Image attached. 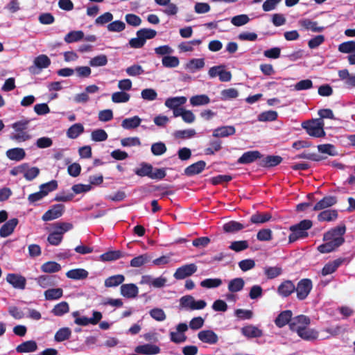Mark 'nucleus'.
<instances>
[{
  "label": "nucleus",
  "instance_id": "f257e3e1",
  "mask_svg": "<svg viewBox=\"0 0 355 355\" xmlns=\"http://www.w3.org/2000/svg\"><path fill=\"white\" fill-rule=\"evenodd\" d=\"M313 226L312 220L309 219H304L300 223L291 225L289 227L291 233L288 236L289 243H293L299 239H303L309 236L308 230Z\"/></svg>",
  "mask_w": 355,
  "mask_h": 355
},
{
  "label": "nucleus",
  "instance_id": "f03ea898",
  "mask_svg": "<svg viewBox=\"0 0 355 355\" xmlns=\"http://www.w3.org/2000/svg\"><path fill=\"white\" fill-rule=\"evenodd\" d=\"M30 119H24L12 123V128L16 132L12 133L10 135V139L17 142H22L29 140L31 138V135L28 134L26 130L28 128V125L30 123Z\"/></svg>",
  "mask_w": 355,
  "mask_h": 355
},
{
  "label": "nucleus",
  "instance_id": "7ed1b4c3",
  "mask_svg": "<svg viewBox=\"0 0 355 355\" xmlns=\"http://www.w3.org/2000/svg\"><path fill=\"white\" fill-rule=\"evenodd\" d=\"M136 35L137 37L130 40L129 44L132 48L140 49L144 46L146 40L154 38L157 32L150 28H141L137 31Z\"/></svg>",
  "mask_w": 355,
  "mask_h": 355
},
{
  "label": "nucleus",
  "instance_id": "20e7f679",
  "mask_svg": "<svg viewBox=\"0 0 355 355\" xmlns=\"http://www.w3.org/2000/svg\"><path fill=\"white\" fill-rule=\"evenodd\" d=\"M324 123L320 119L312 121H306L302 123V126L306 132L313 137H323L326 135L324 130Z\"/></svg>",
  "mask_w": 355,
  "mask_h": 355
},
{
  "label": "nucleus",
  "instance_id": "39448f33",
  "mask_svg": "<svg viewBox=\"0 0 355 355\" xmlns=\"http://www.w3.org/2000/svg\"><path fill=\"white\" fill-rule=\"evenodd\" d=\"M346 232V227L345 225H340L336 226L328 232H325L323 235V241H331L334 243V241L338 240L340 241L338 245H342L345 242V238L343 237Z\"/></svg>",
  "mask_w": 355,
  "mask_h": 355
},
{
  "label": "nucleus",
  "instance_id": "423d86ee",
  "mask_svg": "<svg viewBox=\"0 0 355 355\" xmlns=\"http://www.w3.org/2000/svg\"><path fill=\"white\" fill-rule=\"evenodd\" d=\"M207 305L205 300H200L196 301L191 295H184L180 299V306L190 310L203 309Z\"/></svg>",
  "mask_w": 355,
  "mask_h": 355
},
{
  "label": "nucleus",
  "instance_id": "0eeeda50",
  "mask_svg": "<svg viewBox=\"0 0 355 355\" xmlns=\"http://www.w3.org/2000/svg\"><path fill=\"white\" fill-rule=\"evenodd\" d=\"M51 62L50 58L46 55H40L34 59L33 64L29 67L28 71L32 74H39L42 69L49 67Z\"/></svg>",
  "mask_w": 355,
  "mask_h": 355
},
{
  "label": "nucleus",
  "instance_id": "6e6552de",
  "mask_svg": "<svg viewBox=\"0 0 355 355\" xmlns=\"http://www.w3.org/2000/svg\"><path fill=\"white\" fill-rule=\"evenodd\" d=\"M313 288V284L310 279H301L295 286L297 297L300 300H305L309 295Z\"/></svg>",
  "mask_w": 355,
  "mask_h": 355
},
{
  "label": "nucleus",
  "instance_id": "1a4fd4ad",
  "mask_svg": "<svg viewBox=\"0 0 355 355\" xmlns=\"http://www.w3.org/2000/svg\"><path fill=\"white\" fill-rule=\"evenodd\" d=\"M198 270V267L195 263L185 264L176 269L173 274L175 279L180 280L191 276Z\"/></svg>",
  "mask_w": 355,
  "mask_h": 355
},
{
  "label": "nucleus",
  "instance_id": "9d476101",
  "mask_svg": "<svg viewBox=\"0 0 355 355\" xmlns=\"http://www.w3.org/2000/svg\"><path fill=\"white\" fill-rule=\"evenodd\" d=\"M64 211V205L55 204L51 206L42 216L44 221H50L61 217Z\"/></svg>",
  "mask_w": 355,
  "mask_h": 355
},
{
  "label": "nucleus",
  "instance_id": "9b49d317",
  "mask_svg": "<svg viewBox=\"0 0 355 355\" xmlns=\"http://www.w3.org/2000/svg\"><path fill=\"white\" fill-rule=\"evenodd\" d=\"M311 323L310 318L304 315H300L292 318L291 322L289 323V329L294 332L297 333L298 329L307 327Z\"/></svg>",
  "mask_w": 355,
  "mask_h": 355
},
{
  "label": "nucleus",
  "instance_id": "f8f14e48",
  "mask_svg": "<svg viewBox=\"0 0 355 355\" xmlns=\"http://www.w3.org/2000/svg\"><path fill=\"white\" fill-rule=\"evenodd\" d=\"M6 281L15 288L21 290L25 288L26 284V279L24 277L14 273L8 274L6 276Z\"/></svg>",
  "mask_w": 355,
  "mask_h": 355
},
{
  "label": "nucleus",
  "instance_id": "ddd939ff",
  "mask_svg": "<svg viewBox=\"0 0 355 355\" xmlns=\"http://www.w3.org/2000/svg\"><path fill=\"white\" fill-rule=\"evenodd\" d=\"M60 278L55 275H42L37 279V283L42 288L55 286Z\"/></svg>",
  "mask_w": 355,
  "mask_h": 355
},
{
  "label": "nucleus",
  "instance_id": "4468645a",
  "mask_svg": "<svg viewBox=\"0 0 355 355\" xmlns=\"http://www.w3.org/2000/svg\"><path fill=\"white\" fill-rule=\"evenodd\" d=\"M263 155L258 150H250L244 153L237 160V162L241 164H248L254 162L257 159H261Z\"/></svg>",
  "mask_w": 355,
  "mask_h": 355
},
{
  "label": "nucleus",
  "instance_id": "2eb2a0df",
  "mask_svg": "<svg viewBox=\"0 0 355 355\" xmlns=\"http://www.w3.org/2000/svg\"><path fill=\"white\" fill-rule=\"evenodd\" d=\"M120 291L122 296L132 299L137 296L139 288L135 284H125L121 286Z\"/></svg>",
  "mask_w": 355,
  "mask_h": 355
},
{
  "label": "nucleus",
  "instance_id": "dca6fc26",
  "mask_svg": "<svg viewBox=\"0 0 355 355\" xmlns=\"http://www.w3.org/2000/svg\"><path fill=\"white\" fill-rule=\"evenodd\" d=\"M235 133L236 128L234 125H224L214 129L212 136L215 138H222L234 135Z\"/></svg>",
  "mask_w": 355,
  "mask_h": 355
},
{
  "label": "nucleus",
  "instance_id": "f3484780",
  "mask_svg": "<svg viewBox=\"0 0 355 355\" xmlns=\"http://www.w3.org/2000/svg\"><path fill=\"white\" fill-rule=\"evenodd\" d=\"M283 159L279 155H267L261 158L259 165L263 168H271L279 165Z\"/></svg>",
  "mask_w": 355,
  "mask_h": 355
},
{
  "label": "nucleus",
  "instance_id": "a211bd4d",
  "mask_svg": "<svg viewBox=\"0 0 355 355\" xmlns=\"http://www.w3.org/2000/svg\"><path fill=\"white\" fill-rule=\"evenodd\" d=\"M337 203L336 196H327L318 201L313 207V211H320L330 207Z\"/></svg>",
  "mask_w": 355,
  "mask_h": 355
},
{
  "label": "nucleus",
  "instance_id": "6ab92c4d",
  "mask_svg": "<svg viewBox=\"0 0 355 355\" xmlns=\"http://www.w3.org/2000/svg\"><path fill=\"white\" fill-rule=\"evenodd\" d=\"M200 340L205 343L216 344L218 340L217 334L212 330H202L198 334Z\"/></svg>",
  "mask_w": 355,
  "mask_h": 355
},
{
  "label": "nucleus",
  "instance_id": "aec40b11",
  "mask_svg": "<svg viewBox=\"0 0 355 355\" xmlns=\"http://www.w3.org/2000/svg\"><path fill=\"white\" fill-rule=\"evenodd\" d=\"M18 223L19 220L16 218L6 222L0 228V236L5 238L10 236L14 232Z\"/></svg>",
  "mask_w": 355,
  "mask_h": 355
},
{
  "label": "nucleus",
  "instance_id": "412c9836",
  "mask_svg": "<svg viewBox=\"0 0 355 355\" xmlns=\"http://www.w3.org/2000/svg\"><path fill=\"white\" fill-rule=\"evenodd\" d=\"M292 316L293 313L291 310L282 311L275 318V324L277 327L282 328L286 324H289V323L291 322Z\"/></svg>",
  "mask_w": 355,
  "mask_h": 355
},
{
  "label": "nucleus",
  "instance_id": "4be33fe9",
  "mask_svg": "<svg viewBox=\"0 0 355 355\" xmlns=\"http://www.w3.org/2000/svg\"><path fill=\"white\" fill-rule=\"evenodd\" d=\"M135 351L138 354L145 355H154L160 352V348L155 345L145 344L138 345L136 347Z\"/></svg>",
  "mask_w": 355,
  "mask_h": 355
},
{
  "label": "nucleus",
  "instance_id": "5701e85b",
  "mask_svg": "<svg viewBox=\"0 0 355 355\" xmlns=\"http://www.w3.org/2000/svg\"><path fill=\"white\" fill-rule=\"evenodd\" d=\"M206 162L200 160L187 166L184 169V174L187 176H193L200 173L205 168Z\"/></svg>",
  "mask_w": 355,
  "mask_h": 355
},
{
  "label": "nucleus",
  "instance_id": "b1692460",
  "mask_svg": "<svg viewBox=\"0 0 355 355\" xmlns=\"http://www.w3.org/2000/svg\"><path fill=\"white\" fill-rule=\"evenodd\" d=\"M278 293L283 297H288L295 291V286L291 280L283 282L278 287Z\"/></svg>",
  "mask_w": 355,
  "mask_h": 355
},
{
  "label": "nucleus",
  "instance_id": "393cba45",
  "mask_svg": "<svg viewBox=\"0 0 355 355\" xmlns=\"http://www.w3.org/2000/svg\"><path fill=\"white\" fill-rule=\"evenodd\" d=\"M297 335L303 340L312 341L318 339V332L313 329L304 327L298 329Z\"/></svg>",
  "mask_w": 355,
  "mask_h": 355
},
{
  "label": "nucleus",
  "instance_id": "a878e982",
  "mask_svg": "<svg viewBox=\"0 0 355 355\" xmlns=\"http://www.w3.org/2000/svg\"><path fill=\"white\" fill-rule=\"evenodd\" d=\"M89 272L83 268L71 269L67 272L66 276L74 280L85 279L88 277Z\"/></svg>",
  "mask_w": 355,
  "mask_h": 355
},
{
  "label": "nucleus",
  "instance_id": "bb28decb",
  "mask_svg": "<svg viewBox=\"0 0 355 355\" xmlns=\"http://www.w3.org/2000/svg\"><path fill=\"white\" fill-rule=\"evenodd\" d=\"M272 215L269 212H256L250 217V222L253 224H262L269 221Z\"/></svg>",
  "mask_w": 355,
  "mask_h": 355
},
{
  "label": "nucleus",
  "instance_id": "cd10ccee",
  "mask_svg": "<svg viewBox=\"0 0 355 355\" xmlns=\"http://www.w3.org/2000/svg\"><path fill=\"white\" fill-rule=\"evenodd\" d=\"M241 333L248 338H259L263 335L261 329L252 325L243 327L241 329Z\"/></svg>",
  "mask_w": 355,
  "mask_h": 355
},
{
  "label": "nucleus",
  "instance_id": "c85d7f7f",
  "mask_svg": "<svg viewBox=\"0 0 355 355\" xmlns=\"http://www.w3.org/2000/svg\"><path fill=\"white\" fill-rule=\"evenodd\" d=\"M338 211L336 209H327L321 211L318 215V220L320 222L333 221L338 218Z\"/></svg>",
  "mask_w": 355,
  "mask_h": 355
},
{
  "label": "nucleus",
  "instance_id": "c756f323",
  "mask_svg": "<svg viewBox=\"0 0 355 355\" xmlns=\"http://www.w3.org/2000/svg\"><path fill=\"white\" fill-rule=\"evenodd\" d=\"M37 349V343L35 340L25 341L16 347L18 353H27L36 351Z\"/></svg>",
  "mask_w": 355,
  "mask_h": 355
},
{
  "label": "nucleus",
  "instance_id": "7c9ffc66",
  "mask_svg": "<svg viewBox=\"0 0 355 355\" xmlns=\"http://www.w3.org/2000/svg\"><path fill=\"white\" fill-rule=\"evenodd\" d=\"M6 156L10 160L20 161L26 156V153L23 148H14L6 151Z\"/></svg>",
  "mask_w": 355,
  "mask_h": 355
},
{
  "label": "nucleus",
  "instance_id": "2f4dec72",
  "mask_svg": "<svg viewBox=\"0 0 355 355\" xmlns=\"http://www.w3.org/2000/svg\"><path fill=\"white\" fill-rule=\"evenodd\" d=\"M300 26L306 30H311L313 32L320 33L323 31V26H318L317 21H313L309 19H303L299 21Z\"/></svg>",
  "mask_w": 355,
  "mask_h": 355
},
{
  "label": "nucleus",
  "instance_id": "473e14b6",
  "mask_svg": "<svg viewBox=\"0 0 355 355\" xmlns=\"http://www.w3.org/2000/svg\"><path fill=\"white\" fill-rule=\"evenodd\" d=\"M324 241V243H322L318 247V250L320 253H329L331 252L334 251L335 250L340 247V245H338L339 243L338 240L336 239L334 241V243L329 240Z\"/></svg>",
  "mask_w": 355,
  "mask_h": 355
},
{
  "label": "nucleus",
  "instance_id": "72a5a7b5",
  "mask_svg": "<svg viewBox=\"0 0 355 355\" xmlns=\"http://www.w3.org/2000/svg\"><path fill=\"white\" fill-rule=\"evenodd\" d=\"M245 285V282L241 277L234 278L229 282L228 291L230 293H237L243 290Z\"/></svg>",
  "mask_w": 355,
  "mask_h": 355
},
{
  "label": "nucleus",
  "instance_id": "f704fd0d",
  "mask_svg": "<svg viewBox=\"0 0 355 355\" xmlns=\"http://www.w3.org/2000/svg\"><path fill=\"white\" fill-rule=\"evenodd\" d=\"M141 119L138 116L123 120L121 126L126 130L135 129L140 125Z\"/></svg>",
  "mask_w": 355,
  "mask_h": 355
},
{
  "label": "nucleus",
  "instance_id": "c9c22d12",
  "mask_svg": "<svg viewBox=\"0 0 355 355\" xmlns=\"http://www.w3.org/2000/svg\"><path fill=\"white\" fill-rule=\"evenodd\" d=\"M223 228L225 232L235 233L245 228V225L238 221L231 220L225 223Z\"/></svg>",
  "mask_w": 355,
  "mask_h": 355
},
{
  "label": "nucleus",
  "instance_id": "e433bc0d",
  "mask_svg": "<svg viewBox=\"0 0 355 355\" xmlns=\"http://www.w3.org/2000/svg\"><path fill=\"white\" fill-rule=\"evenodd\" d=\"M153 170V167L151 164L142 162L140 165V167L135 170V173L139 177L147 176L150 178Z\"/></svg>",
  "mask_w": 355,
  "mask_h": 355
},
{
  "label": "nucleus",
  "instance_id": "4c0bfd02",
  "mask_svg": "<svg viewBox=\"0 0 355 355\" xmlns=\"http://www.w3.org/2000/svg\"><path fill=\"white\" fill-rule=\"evenodd\" d=\"M125 280V277L123 275H115L110 276L105 279V286L107 288L115 287L121 284Z\"/></svg>",
  "mask_w": 355,
  "mask_h": 355
},
{
  "label": "nucleus",
  "instance_id": "58836bf2",
  "mask_svg": "<svg viewBox=\"0 0 355 355\" xmlns=\"http://www.w3.org/2000/svg\"><path fill=\"white\" fill-rule=\"evenodd\" d=\"M187 102V98L184 96L168 98L165 101V105L170 108L174 109L184 105Z\"/></svg>",
  "mask_w": 355,
  "mask_h": 355
},
{
  "label": "nucleus",
  "instance_id": "ea45409f",
  "mask_svg": "<svg viewBox=\"0 0 355 355\" xmlns=\"http://www.w3.org/2000/svg\"><path fill=\"white\" fill-rule=\"evenodd\" d=\"M210 103V98L207 94L193 96L190 98V103L192 106L205 105Z\"/></svg>",
  "mask_w": 355,
  "mask_h": 355
},
{
  "label": "nucleus",
  "instance_id": "a19ab883",
  "mask_svg": "<svg viewBox=\"0 0 355 355\" xmlns=\"http://www.w3.org/2000/svg\"><path fill=\"white\" fill-rule=\"evenodd\" d=\"M83 132V125L81 123H75L69 128L67 136L70 139H76Z\"/></svg>",
  "mask_w": 355,
  "mask_h": 355
},
{
  "label": "nucleus",
  "instance_id": "79ce46f5",
  "mask_svg": "<svg viewBox=\"0 0 355 355\" xmlns=\"http://www.w3.org/2000/svg\"><path fill=\"white\" fill-rule=\"evenodd\" d=\"M61 268L60 264L55 261H47L41 266L42 271L46 273L57 272L60 271Z\"/></svg>",
  "mask_w": 355,
  "mask_h": 355
},
{
  "label": "nucleus",
  "instance_id": "37998d69",
  "mask_svg": "<svg viewBox=\"0 0 355 355\" xmlns=\"http://www.w3.org/2000/svg\"><path fill=\"white\" fill-rule=\"evenodd\" d=\"M209 147L205 149L206 155H212L218 152L222 148V141L219 139L211 140L209 141Z\"/></svg>",
  "mask_w": 355,
  "mask_h": 355
},
{
  "label": "nucleus",
  "instance_id": "c03bdc74",
  "mask_svg": "<svg viewBox=\"0 0 355 355\" xmlns=\"http://www.w3.org/2000/svg\"><path fill=\"white\" fill-rule=\"evenodd\" d=\"M44 297L46 300H58L63 295V290L60 288H50L44 291Z\"/></svg>",
  "mask_w": 355,
  "mask_h": 355
},
{
  "label": "nucleus",
  "instance_id": "a18cd8bd",
  "mask_svg": "<svg viewBox=\"0 0 355 355\" xmlns=\"http://www.w3.org/2000/svg\"><path fill=\"white\" fill-rule=\"evenodd\" d=\"M84 38V33L82 31H73L67 33L64 37L65 42L70 44L78 42Z\"/></svg>",
  "mask_w": 355,
  "mask_h": 355
},
{
  "label": "nucleus",
  "instance_id": "49530a36",
  "mask_svg": "<svg viewBox=\"0 0 355 355\" xmlns=\"http://www.w3.org/2000/svg\"><path fill=\"white\" fill-rule=\"evenodd\" d=\"M71 335V331L69 327L60 329L55 334L54 339L57 342H62L68 340Z\"/></svg>",
  "mask_w": 355,
  "mask_h": 355
},
{
  "label": "nucleus",
  "instance_id": "de8ad7c7",
  "mask_svg": "<svg viewBox=\"0 0 355 355\" xmlns=\"http://www.w3.org/2000/svg\"><path fill=\"white\" fill-rule=\"evenodd\" d=\"M150 258L148 254H143L131 259L130 265L131 267H141L150 261Z\"/></svg>",
  "mask_w": 355,
  "mask_h": 355
},
{
  "label": "nucleus",
  "instance_id": "09e8293b",
  "mask_svg": "<svg viewBox=\"0 0 355 355\" xmlns=\"http://www.w3.org/2000/svg\"><path fill=\"white\" fill-rule=\"evenodd\" d=\"M69 311V304L67 302H61L56 304L52 309L54 315L62 316Z\"/></svg>",
  "mask_w": 355,
  "mask_h": 355
},
{
  "label": "nucleus",
  "instance_id": "8fccbe9b",
  "mask_svg": "<svg viewBox=\"0 0 355 355\" xmlns=\"http://www.w3.org/2000/svg\"><path fill=\"white\" fill-rule=\"evenodd\" d=\"M122 257V253L119 250L109 251L102 254L100 259L103 261H111L119 259Z\"/></svg>",
  "mask_w": 355,
  "mask_h": 355
},
{
  "label": "nucleus",
  "instance_id": "3c124183",
  "mask_svg": "<svg viewBox=\"0 0 355 355\" xmlns=\"http://www.w3.org/2000/svg\"><path fill=\"white\" fill-rule=\"evenodd\" d=\"M89 64L93 67H103L107 64V58L104 54L98 55L92 58L89 60Z\"/></svg>",
  "mask_w": 355,
  "mask_h": 355
},
{
  "label": "nucleus",
  "instance_id": "603ef678",
  "mask_svg": "<svg viewBox=\"0 0 355 355\" xmlns=\"http://www.w3.org/2000/svg\"><path fill=\"white\" fill-rule=\"evenodd\" d=\"M278 114L276 111L268 110L263 112L258 116V121H273L277 119Z\"/></svg>",
  "mask_w": 355,
  "mask_h": 355
},
{
  "label": "nucleus",
  "instance_id": "864d4df0",
  "mask_svg": "<svg viewBox=\"0 0 355 355\" xmlns=\"http://www.w3.org/2000/svg\"><path fill=\"white\" fill-rule=\"evenodd\" d=\"M162 62L163 66L167 68H175L180 64L178 57L171 55H165L163 57Z\"/></svg>",
  "mask_w": 355,
  "mask_h": 355
},
{
  "label": "nucleus",
  "instance_id": "5fc2aeb1",
  "mask_svg": "<svg viewBox=\"0 0 355 355\" xmlns=\"http://www.w3.org/2000/svg\"><path fill=\"white\" fill-rule=\"evenodd\" d=\"M318 150L320 153L327 154L330 156L338 155L335 146L331 144H320L318 146Z\"/></svg>",
  "mask_w": 355,
  "mask_h": 355
},
{
  "label": "nucleus",
  "instance_id": "6e6d98bb",
  "mask_svg": "<svg viewBox=\"0 0 355 355\" xmlns=\"http://www.w3.org/2000/svg\"><path fill=\"white\" fill-rule=\"evenodd\" d=\"M249 247L248 242L246 240L236 241L231 243L229 248L236 252H239L248 249Z\"/></svg>",
  "mask_w": 355,
  "mask_h": 355
},
{
  "label": "nucleus",
  "instance_id": "4d7b16f0",
  "mask_svg": "<svg viewBox=\"0 0 355 355\" xmlns=\"http://www.w3.org/2000/svg\"><path fill=\"white\" fill-rule=\"evenodd\" d=\"M338 51L343 53L355 52V41L351 40L341 43L338 46Z\"/></svg>",
  "mask_w": 355,
  "mask_h": 355
},
{
  "label": "nucleus",
  "instance_id": "13d9d810",
  "mask_svg": "<svg viewBox=\"0 0 355 355\" xmlns=\"http://www.w3.org/2000/svg\"><path fill=\"white\" fill-rule=\"evenodd\" d=\"M130 98V94L123 91L114 92L112 95V101L116 103H126Z\"/></svg>",
  "mask_w": 355,
  "mask_h": 355
},
{
  "label": "nucleus",
  "instance_id": "bf43d9fd",
  "mask_svg": "<svg viewBox=\"0 0 355 355\" xmlns=\"http://www.w3.org/2000/svg\"><path fill=\"white\" fill-rule=\"evenodd\" d=\"M222 280L219 278L205 279L200 282V286L203 288H217L222 284Z\"/></svg>",
  "mask_w": 355,
  "mask_h": 355
},
{
  "label": "nucleus",
  "instance_id": "052dcab7",
  "mask_svg": "<svg viewBox=\"0 0 355 355\" xmlns=\"http://www.w3.org/2000/svg\"><path fill=\"white\" fill-rule=\"evenodd\" d=\"M58 182L56 180H51L46 183L42 184L40 186V189L45 192L44 195L46 196L50 192L53 191L58 189Z\"/></svg>",
  "mask_w": 355,
  "mask_h": 355
},
{
  "label": "nucleus",
  "instance_id": "680f3d73",
  "mask_svg": "<svg viewBox=\"0 0 355 355\" xmlns=\"http://www.w3.org/2000/svg\"><path fill=\"white\" fill-rule=\"evenodd\" d=\"M73 224L71 223H55L53 224V227L55 230L58 232L61 233V235L63 236V234L71 230L73 228Z\"/></svg>",
  "mask_w": 355,
  "mask_h": 355
},
{
  "label": "nucleus",
  "instance_id": "e2e57ef3",
  "mask_svg": "<svg viewBox=\"0 0 355 355\" xmlns=\"http://www.w3.org/2000/svg\"><path fill=\"white\" fill-rule=\"evenodd\" d=\"M282 272V269L281 267L279 266L266 267L264 268V273L268 277V279H274L280 275Z\"/></svg>",
  "mask_w": 355,
  "mask_h": 355
},
{
  "label": "nucleus",
  "instance_id": "0e129e2a",
  "mask_svg": "<svg viewBox=\"0 0 355 355\" xmlns=\"http://www.w3.org/2000/svg\"><path fill=\"white\" fill-rule=\"evenodd\" d=\"M63 236L61 235V233L57 232L55 230L51 232L47 237V241L51 245L57 246L62 241Z\"/></svg>",
  "mask_w": 355,
  "mask_h": 355
},
{
  "label": "nucleus",
  "instance_id": "69168bd1",
  "mask_svg": "<svg viewBox=\"0 0 355 355\" xmlns=\"http://www.w3.org/2000/svg\"><path fill=\"white\" fill-rule=\"evenodd\" d=\"M167 148L163 142H156L151 146V152L155 156H159L165 153Z\"/></svg>",
  "mask_w": 355,
  "mask_h": 355
},
{
  "label": "nucleus",
  "instance_id": "338daca9",
  "mask_svg": "<svg viewBox=\"0 0 355 355\" xmlns=\"http://www.w3.org/2000/svg\"><path fill=\"white\" fill-rule=\"evenodd\" d=\"M250 18L247 15L242 14L233 17L231 19L232 24L235 26H241L248 24Z\"/></svg>",
  "mask_w": 355,
  "mask_h": 355
},
{
  "label": "nucleus",
  "instance_id": "774afa93",
  "mask_svg": "<svg viewBox=\"0 0 355 355\" xmlns=\"http://www.w3.org/2000/svg\"><path fill=\"white\" fill-rule=\"evenodd\" d=\"M205 66V60L203 58H193L187 64V67L191 71L201 69Z\"/></svg>",
  "mask_w": 355,
  "mask_h": 355
}]
</instances>
